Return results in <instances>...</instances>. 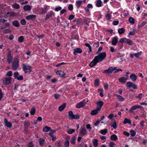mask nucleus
I'll return each instance as SVG.
<instances>
[{
  "mask_svg": "<svg viewBox=\"0 0 147 147\" xmlns=\"http://www.w3.org/2000/svg\"><path fill=\"white\" fill-rule=\"evenodd\" d=\"M75 130L74 129H69L67 130V132L69 134H71L74 132Z\"/></svg>",
  "mask_w": 147,
  "mask_h": 147,
  "instance_id": "a19ab883",
  "label": "nucleus"
},
{
  "mask_svg": "<svg viewBox=\"0 0 147 147\" xmlns=\"http://www.w3.org/2000/svg\"><path fill=\"white\" fill-rule=\"evenodd\" d=\"M22 69L25 73L28 74H29L31 72L32 68L31 67L24 64H22Z\"/></svg>",
  "mask_w": 147,
  "mask_h": 147,
  "instance_id": "7ed1b4c3",
  "label": "nucleus"
},
{
  "mask_svg": "<svg viewBox=\"0 0 147 147\" xmlns=\"http://www.w3.org/2000/svg\"><path fill=\"white\" fill-rule=\"evenodd\" d=\"M118 41V38L117 36L114 37L112 39L111 43L113 45H115Z\"/></svg>",
  "mask_w": 147,
  "mask_h": 147,
  "instance_id": "f8f14e48",
  "label": "nucleus"
},
{
  "mask_svg": "<svg viewBox=\"0 0 147 147\" xmlns=\"http://www.w3.org/2000/svg\"><path fill=\"white\" fill-rule=\"evenodd\" d=\"M107 129H105L100 130V133L101 134L103 135H105L107 133Z\"/></svg>",
  "mask_w": 147,
  "mask_h": 147,
  "instance_id": "ea45409f",
  "label": "nucleus"
},
{
  "mask_svg": "<svg viewBox=\"0 0 147 147\" xmlns=\"http://www.w3.org/2000/svg\"><path fill=\"white\" fill-rule=\"evenodd\" d=\"M129 39L125 38H121L119 41V43H123L125 42L127 43Z\"/></svg>",
  "mask_w": 147,
  "mask_h": 147,
  "instance_id": "5701e85b",
  "label": "nucleus"
},
{
  "mask_svg": "<svg viewBox=\"0 0 147 147\" xmlns=\"http://www.w3.org/2000/svg\"><path fill=\"white\" fill-rule=\"evenodd\" d=\"M24 39V37L22 36H20L18 38V41L20 42H23Z\"/></svg>",
  "mask_w": 147,
  "mask_h": 147,
  "instance_id": "37998d69",
  "label": "nucleus"
},
{
  "mask_svg": "<svg viewBox=\"0 0 147 147\" xmlns=\"http://www.w3.org/2000/svg\"><path fill=\"white\" fill-rule=\"evenodd\" d=\"M74 114L72 111H70L69 112V117L71 119H74Z\"/></svg>",
  "mask_w": 147,
  "mask_h": 147,
  "instance_id": "bb28decb",
  "label": "nucleus"
},
{
  "mask_svg": "<svg viewBox=\"0 0 147 147\" xmlns=\"http://www.w3.org/2000/svg\"><path fill=\"white\" fill-rule=\"evenodd\" d=\"M66 104L64 103L60 106L58 108L59 110L60 111H63L66 107Z\"/></svg>",
  "mask_w": 147,
  "mask_h": 147,
  "instance_id": "aec40b11",
  "label": "nucleus"
},
{
  "mask_svg": "<svg viewBox=\"0 0 147 147\" xmlns=\"http://www.w3.org/2000/svg\"><path fill=\"white\" fill-rule=\"evenodd\" d=\"M103 102L102 101H99L96 103L97 104V109H98L99 110H100L102 108V106L103 105Z\"/></svg>",
  "mask_w": 147,
  "mask_h": 147,
  "instance_id": "9b49d317",
  "label": "nucleus"
},
{
  "mask_svg": "<svg viewBox=\"0 0 147 147\" xmlns=\"http://www.w3.org/2000/svg\"><path fill=\"white\" fill-rule=\"evenodd\" d=\"M56 74L59 75L61 77H62L65 75V73L63 71L58 70L57 71Z\"/></svg>",
  "mask_w": 147,
  "mask_h": 147,
  "instance_id": "f3484780",
  "label": "nucleus"
},
{
  "mask_svg": "<svg viewBox=\"0 0 147 147\" xmlns=\"http://www.w3.org/2000/svg\"><path fill=\"white\" fill-rule=\"evenodd\" d=\"M13 25L16 27H18L20 26V24L18 23V22L17 20L14 21L12 23Z\"/></svg>",
  "mask_w": 147,
  "mask_h": 147,
  "instance_id": "c756f323",
  "label": "nucleus"
},
{
  "mask_svg": "<svg viewBox=\"0 0 147 147\" xmlns=\"http://www.w3.org/2000/svg\"><path fill=\"white\" fill-rule=\"evenodd\" d=\"M102 1L100 0H98L96 3V5L98 7H100L101 5Z\"/></svg>",
  "mask_w": 147,
  "mask_h": 147,
  "instance_id": "79ce46f5",
  "label": "nucleus"
},
{
  "mask_svg": "<svg viewBox=\"0 0 147 147\" xmlns=\"http://www.w3.org/2000/svg\"><path fill=\"white\" fill-rule=\"evenodd\" d=\"M47 6H46L44 7H42L41 8V13L42 14H44L47 12Z\"/></svg>",
  "mask_w": 147,
  "mask_h": 147,
  "instance_id": "a878e982",
  "label": "nucleus"
},
{
  "mask_svg": "<svg viewBox=\"0 0 147 147\" xmlns=\"http://www.w3.org/2000/svg\"><path fill=\"white\" fill-rule=\"evenodd\" d=\"M73 6L72 4H70L68 7L70 11H72L73 9Z\"/></svg>",
  "mask_w": 147,
  "mask_h": 147,
  "instance_id": "13d9d810",
  "label": "nucleus"
},
{
  "mask_svg": "<svg viewBox=\"0 0 147 147\" xmlns=\"http://www.w3.org/2000/svg\"><path fill=\"white\" fill-rule=\"evenodd\" d=\"M100 110L96 108V109L92 111L90 113V114L92 115H96L98 114V112Z\"/></svg>",
  "mask_w": 147,
  "mask_h": 147,
  "instance_id": "412c9836",
  "label": "nucleus"
},
{
  "mask_svg": "<svg viewBox=\"0 0 147 147\" xmlns=\"http://www.w3.org/2000/svg\"><path fill=\"white\" fill-rule=\"evenodd\" d=\"M116 67H110L108 69L104 70L103 72V73L106 74V76H108L110 74L112 73L113 71L116 69Z\"/></svg>",
  "mask_w": 147,
  "mask_h": 147,
  "instance_id": "20e7f679",
  "label": "nucleus"
},
{
  "mask_svg": "<svg viewBox=\"0 0 147 147\" xmlns=\"http://www.w3.org/2000/svg\"><path fill=\"white\" fill-rule=\"evenodd\" d=\"M45 140L42 138H40L39 140V144L41 146L43 145Z\"/></svg>",
  "mask_w": 147,
  "mask_h": 147,
  "instance_id": "de8ad7c7",
  "label": "nucleus"
},
{
  "mask_svg": "<svg viewBox=\"0 0 147 147\" xmlns=\"http://www.w3.org/2000/svg\"><path fill=\"white\" fill-rule=\"evenodd\" d=\"M24 125L25 126L29 127L30 126V123L27 122H25L24 123Z\"/></svg>",
  "mask_w": 147,
  "mask_h": 147,
  "instance_id": "338daca9",
  "label": "nucleus"
},
{
  "mask_svg": "<svg viewBox=\"0 0 147 147\" xmlns=\"http://www.w3.org/2000/svg\"><path fill=\"white\" fill-rule=\"evenodd\" d=\"M5 125V126L9 128H10L11 127L12 125L11 123L8 121L6 118H5L4 120Z\"/></svg>",
  "mask_w": 147,
  "mask_h": 147,
  "instance_id": "9d476101",
  "label": "nucleus"
},
{
  "mask_svg": "<svg viewBox=\"0 0 147 147\" xmlns=\"http://www.w3.org/2000/svg\"><path fill=\"white\" fill-rule=\"evenodd\" d=\"M123 123L124 124H125L127 123H128L130 124V125H131V121L130 119H128L127 118H126L123 121Z\"/></svg>",
  "mask_w": 147,
  "mask_h": 147,
  "instance_id": "72a5a7b5",
  "label": "nucleus"
},
{
  "mask_svg": "<svg viewBox=\"0 0 147 147\" xmlns=\"http://www.w3.org/2000/svg\"><path fill=\"white\" fill-rule=\"evenodd\" d=\"M84 100L83 101L77 104L76 106V108H80L83 107L86 103V102H84Z\"/></svg>",
  "mask_w": 147,
  "mask_h": 147,
  "instance_id": "6e6552de",
  "label": "nucleus"
},
{
  "mask_svg": "<svg viewBox=\"0 0 147 147\" xmlns=\"http://www.w3.org/2000/svg\"><path fill=\"white\" fill-rule=\"evenodd\" d=\"M74 51V54L75 55H76L77 53H81L82 52V50L79 48L75 49Z\"/></svg>",
  "mask_w": 147,
  "mask_h": 147,
  "instance_id": "2eb2a0df",
  "label": "nucleus"
},
{
  "mask_svg": "<svg viewBox=\"0 0 147 147\" xmlns=\"http://www.w3.org/2000/svg\"><path fill=\"white\" fill-rule=\"evenodd\" d=\"M20 23L22 25H25L26 24L25 20L24 19H22L20 22Z\"/></svg>",
  "mask_w": 147,
  "mask_h": 147,
  "instance_id": "864d4df0",
  "label": "nucleus"
},
{
  "mask_svg": "<svg viewBox=\"0 0 147 147\" xmlns=\"http://www.w3.org/2000/svg\"><path fill=\"white\" fill-rule=\"evenodd\" d=\"M125 30L124 28H121L118 30V33L119 34H121L125 32Z\"/></svg>",
  "mask_w": 147,
  "mask_h": 147,
  "instance_id": "f704fd0d",
  "label": "nucleus"
},
{
  "mask_svg": "<svg viewBox=\"0 0 147 147\" xmlns=\"http://www.w3.org/2000/svg\"><path fill=\"white\" fill-rule=\"evenodd\" d=\"M12 6L16 9H18L20 7V5L18 4L15 3H14L12 5Z\"/></svg>",
  "mask_w": 147,
  "mask_h": 147,
  "instance_id": "473e14b6",
  "label": "nucleus"
},
{
  "mask_svg": "<svg viewBox=\"0 0 147 147\" xmlns=\"http://www.w3.org/2000/svg\"><path fill=\"white\" fill-rule=\"evenodd\" d=\"M127 78L125 77H121L119 78V80L121 83H125L127 80Z\"/></svg>",
  "mask_w": 147,
  "mask_h": 147,
  "instance_id": "b1692460",
  "label": "nucleus"
},
{
  "mask_svg": "<svg viewBox=\"0 0 147 147\" xmlns=\"http://www.w3.org/2000/svg\"><path fill=\"white\" fill-rule=\"evenodd\" d=\"M36 16L35 15H31L28 16L26 17V18L28 20H33L36 18Z\"/></svg>",
  "mask_w": 147,
  "mask_h": 147,
  "instance_id": "ddd939ff",
  "label": "nucleus"
},
{
  "mask_svg": "<svg viewBox=\"0 0 147 147\" xmlns=\"http://www.w3.org/2000/svg\"><path fill=\"white\" fill-rule=\"evenodd\" d=\"M11 53V51H10L7 53V61L9 63H11L13 58L12 55Z\"/></svg>",
  "mask_w": 147,
  "mask_h": 147,
  "instance_id": "39448f33",
  "label": "nucleus"
},
{
  "mask_svg": "<svg viewBox=\"0 0 147 147\" xmlns=\"http://www.w3.org/2000/svg\"><path fill=\"white\" fill-rule=\"evenodd\" d=\"M85 46H86V47H88L89 48V49L90 50V52L92 51V48L91 47L90 45L88 43H86L85 44Z\"/></svg>",
  "mask_w": 147,
  "mask_h": 147,
  "instance_id": "603ef678",
  "label": "nucleus"
},
{
  "mask_svg": "<svg viewBox=\"0 0 147 147\" xmlns=\"http://www.w3.org/2000/svg\"><path fill=\"white\" fill-rule=\"evenodd\" d=\"M82 1H77L76 2V3L77 4V7H80V5L82 4Z\"/></svg>",
  "mask_w": 147,
  "mask_h": 147,
  "instance_id": "bf43d9fd",
  "label": "nucleus"
},
{
  "mask_svg": "<svg viewBox=\"0 0 147 147\" xmlns=\"http://www.w3.org/2000/svg\"><path fill=\"white\" fill-rule=\"evenodd\" d=\"M19 75V73L17 71H16L14 73V77L16 79V78L18 77Z\"/></svg>",
  "mask_w": 147,
  "mask_h": 147,
  "instance_id": "5fc2aeb1",
  "label": "nucleus"
},
{
  "mask_svg": "<svg viewBox=\"0 0 147 147\" xmlns=\"http://www.w3.org/2000/svg\"><path fill=\"white\" fill-rule=\"evenodd\" d=\"M3 32L5 34H9L11 32V31L10 29H6L3 30Z\"/></svg>",
  "mask_w": 147,
  "mask_h": 147,
  "instance_id": "e433bc0d",
  "label": "nucleus"
},
{
  "mask_svg": "<svg viewBox=\"0 0 147 147\" xmlns=\"http://www.w3.org/2000/svg\"><path fill=\"white\" fill-rule=\"evenodd\" d=\"M4 26V27L3 28H2L3 29H4V28H6V27H9V26L10 24L9 23H5Z\"/></svg>",
  "mask_w": 147,
  "mask_h": 147,
  "instance_id": "052dcab7",
  "label": "nucleus"
},
{
  "mask_svg": "<svg viewBox=\"0 0 147 147\" xmlns=\"http://www.w3.org/2000/svg\"><path fill=\"white\" fill-rule=\"evenodd\" d=\"M19 60L18 57L14 58L13 61L12 63V68L14 70H16L19 65Z\"/></svg>",
  "mask_w": 147,
  "mask_h": 147,
  "instance_id": "f257e3e1",
  "label": "nucleus"
},
{
  "mask_svg": "<svg viewBox=\"0 0 147 147\" xmlns=\"http://www.w3.org/2000/svg\"><path fill=\"white\" fill-rule=\"evenodd\" d=\"M94 146L95 147H97L98 144V140L97 139H94L92 141Z\"/></svg>",
  "mask_w": 147,
  "mask_h": 147,
  "instance_id": "cd10ccee",
  "label": "nucleus"
},
{
  "mask_svg": "<svg viewBox=\"0 0 147 147\" xmlns=\"http://www.w3.org/2000/svg\"><path fill=\"white\" fill-rule=\"evenodd\" d=\"M109 147H117V145L114 142H110L109 143Z\"/></svg>",
  "mask_w": 147,
  "mask_h": 147,
  "instance_id": "4c0bfd02",
  "label": "nucleus"
},
{
  "mask_svg": "<svg viewBox=\"0 0 147 147\" xmlns=\"http://www.w3.org/2000/svg\"><path fill=\"white\" fill-rule=\"evenodd\" d=\"M136 31V30L135 29H134L132 32L131 31L129 33L128 36H132L134 35Z\"/></svg>",
  "mask_w": 147,
  "mask_h": 147,
  "instance_id": "09e8293b",
  "label": "nucleus"
},
{
  "mask_svg": "<svg viewBox=\"0 0 147 147\" xmlns=\"http://www.w3.org/2000/svg\"><path fill=\"white\" fill-rule=\"evenodd\" d=\"M142 51L138 52L135 54V56L137 58H138L140 55H142Z\"/></svg>",
  "mask_w": 147,
  "mask_h": 147,
  "instance_id": "a18cd8bd",
  "label": "nucleus"
},
{
  "mask_svg": "<svg viewBox=\"0 0 147 147\" xmlns=\"http://www.w3.org/2000/svg\"><path fill=\"white\" fill-rule=\"evenodd\" d=\"M50 132L49 133V135L51 136H53V134L56 131V130L55 129L51 130H50Z\"/></svg>",
  "mask_w": 147,
  "mask_h": 147,
  "instance_id": "c03bdc74",
  "label": "nucleus"
},
{
  "mask_svg": "<svg viewBox=\"0 0 147 147\" xmlns=\"http://www.w3.org/2000/svg\"><path fill=\"white\" fill-rule=\"evenodd\" d=\"M116 96H117V99L120 101H123L124 100H125L124 98H123L120 95H117V94H116Z\"/></svg>",
  "mask_w": 147,
  "mask_h": 147,
  "instance_id": "2f4dec72",
  "label": "nucleus"
},
{
  "mask_svg": "<svg viewBox=\"0 0 147 147\" xmlns=\"http://www.w3.org/2000/svg\"><path fill=\"white\" fill-rule=\"evenodd\" d=\"M36 110L34 107H33L32 108H31V110L30 111V114L31 115H34L35 112Z\"/></svg>",
  "mask_w": 147,
  "mask_h": 147,
  "instance_id": "58836bf2",
  "label": "nucleus"
},
{
  "mask_svg": "<svg viewBox=\"0 0 147 147\" xmlns=\"http://www.w3.org/2000/svg\"><path fill=\"white\" fill-rule=\"evenodd\" d=\"M98 61L97 59L95 57L92 61L90 63L89 66L91 67H94L97 64V63L99 62Z\"/></svg>",
  "mask_w": 147,
  "mask_h": 147,
  "instance_id": "0eeeda50",
  "label": "nucleus"
},
{
  "mask_svg": "<svg viewBox=\"0 0 147 147\" xmlns=\"http://www.w3.org/2000/svg\"><path fill=\"white\" fill-rule=\"evenodd\" d=\"M60 96L61 95L58 94H55L54 96L55 98L57 99L59 98Z\"/></svg>",
  "mask_w": 147,
  "mask_h": 147,
  "instance_id": "6e6d98bb",
  "label": "nucleus"
},
{
  "mask_svg": "<svg viewBox=\"0 0 147 147\" xmlns=\"http://www.w3.org/2000/svg\"><path fill=\"white\" fill-rule=\"evenodd\" d=\"M87 133V131L86 129L84 127L81 128V131L80 134L82 136H84Z\"/></svg>",
  "mask_w": 147,
  "mask_h": 147,
  "instance_id": "dca6fc26",
  "label": "nucleus"
},
{
  "mask_svg": "<svg viewBox=\"0 0 147 147\" xmlns=\"http://www.w3.org/2000/svg\"><path fill=\"white\" fill-rule=\"evenodd\" d=\"M56 144H57V147H61V144L60 141H59L56 142Z\"/></svg>",
  "mask_w": 147,
  "mask_h": 147,
  "instance_id": "e2e57ef3",
  "label": "nucleus"
},
{
  "mask_svg": "<svg viewBox=\"0 0 147 147\" xmlns=\"http://www.w3.org/2000/svg\"><path fill=\"white\" fill-rule=\"evenodd\" d=\"M129 78L133 82H135L136 81L137 76L134 74H131L129 76Z\"/></svg>",
  "mask_w": 147,
  "mask_h": 147,
  "instance_id": "4468645a",
  "label": "nucleus"
},
{
  "mask_svg": "<svg viewBox=\"0 0 147 147\" xmlns=\"http://www.w3.org/2000/svg\"><path fill=\"white\" fill-rule=\"evenodd\" d=\"M129 22L132 24H133L134 23V20L132 17H130L129 19Z\"/></svg>",
  "mask_w": 147,
  "mask_h": 147,
  "instance_id": "49530a36",
  "label": "nucleus"
},
{
  "mask_svg": "<svg viewBox=\"0 0 147 147\" xmlns=\"http://www.w3.org/2000/svg\"><path fill=\"white\" fill-rule=\"evenodd\" d=\"M106 56V53L103 52L99 54L98 55L95 56V57L97 59L98 61L100 62L105 58Z\"/></svg>",
  "mask_w": 147,
  "mask_h": 147,
  "instance_id": "f03ea898",
  "label": "nucleus"
},
{
  "mask_svg": "<svg viewBox=\"0 0 147 147\" xmlns=\"http://www.w3.org/2000/svg\"><path fill=\"white\" fill-rule=\"evenodd\" d=\"M54 13L53 11H51L49 12L46 15V20L49 19V18Z\"/></svg>",
  "mask_w": 147,
  "mask_h": 147,
  "instance_id": "a211bd4d",
  "label": "nucleus"
},
{
  "mask_svg": "<svg viewBox=\"0 0 147 147\" xmlns=\"http://www.w3.org/2000/svg\"><path fill=\"white\" fill-rule=\"evenodd\" d=\"M75 17V16L73 15H70L69 17V20H73Z\"/></svg>",
  "mask_w": 147,
  "mask_h": 147,
  "instance_id": "69168bd1",
  "label": "nucleus"
},
{
  "mask_svg": "<svg viewBox=\"0 0 147 147\" xmlns=\"http://www.w3.org/2000/svg\"><path fill=\"white\" fill-rule=\"evenodd\" d=\"M51 130V128L50 127L45 126L43 128L42 131L44 132H47L50 131Z\"/></svg>",
  "mask_w": 147,
  "mask_h": 147,
  "instance_id": "393cba45",
  "label": "nucleus"
},
{
  "mask_svg": "<svg viewBox=\"0 0 147 147\" xmlns=\"http://www.w3.org/2000/svg\"><path fill=\"white\" fill-rule=\"evenodd\" d=\"M118 139L117 136L115 134H113L111 136V139L114 141H116Z\"/></svg>",
  "mask_w": 147,
  "mask_h": 147,
  "instance_id": "7c9ffc66",
  "label": "nucleus"
},
{
  "mask_svg": "<svg viewBox=\"0 0 147 147\" xmlns=\"http://www.w3.org/2000/svg\"><path fill=\"white\" fill-rule=\"evenodd\" d=\"M126 86L129 88L132 87L134 89L137 88V86L135 84L130 82H128L126 84Z\"/></svg>",
  "mask_w": 147,
  "mask_h": 147,
  "instance_id": "423d86ee",
  "label": "nucleus"
},
{
  "mask_svg": "<svg viewBox=\"0 0 147 147\" xmlns=\"http://www.w3.org/2000/svg\"><path fill=\"white\" fill-rule=\"evenodd\" d=\"M131 135L132 136L134 137L136 135V132L133 130H131L130 131Z\"/></svg>",
  "mask_w": 147,
  "mask_h": 147,
  "instance_id": "8fccbe9b",
  "label": "nucleus"
},
{
  "mask_svg": "<svg viewBox=\"0 0 147 147\" xmlns=\"http://www.w3.org/2000/svg\"><path fill=\"white\" fill-rule=\"evenodd\" d=\"M111 16L109 13H108L106 16V18L107 20H109L111 19Z\"/></svg>",
  "mask_w": 147,
  "mask_h": 147,
  "instance_id": "680f3d73",
  "label": "nucleus"
},
{
  "mask_svg": "<svg viewBox=\"0 0 147 147\" xmlns=\"http://www.w3.org/2000/svg\"><path fill=\"white\" fill-rule=\"evenodd\" d=\"M32 8V6L29 5H26L24 7V9L25 11L30 10Z\"/></svg>",
  "mask_w": 147,
  "mask_h": 147,
  "instance_id": "4be33fe9",
  "label": "nucleus"
},
{
  "mask_svg": "<svg viewBox=\"0 0 147 147\" xmlns=\"http://www.w3.org/2000/svg\"><path fill=\"white\" fill-rule=\"evenodd\" d=\"M69 141L68 140L66 141L65 142V147H69Z\"/></svg>",
  "mask_w": 147,
  "mask_h": 147,
  "instance_id": "4d7b16f0",
  "label": "nucleus"
},
{
  "mask_svg": "<svg viewBox=\"0 0 147 147\" xmlns=\"http://www.w3.org/2000/svg\"><path fill=\"white\" fill-rule=\"evenodd\" d=\"M111 125L113 127V128L115 129L117 127V125L116 123V122L115 119H112L111 123Z\"/></svg>",
  "mask_w": 147,
  "mask_h": 147,
  "instance_id": "6ab92c4d",
  "label": "nucleus"
},
{
  "mask_svg": "<svg viewBox=\"0 0 147 147\" xmlns=\"http://www.w3.org/2000/svg\"><path fill=\"white\" fill-rule=\"evenodd\" d=\"M76 140V138L75 136H74L72 137L71 140L70 142L72 144H75V141Z\"/></svg>",
  "mask_w": 147,
  "mask_h": 147,
  "instance_id": "c9c22d12",
  "label": "nucleus"
},
{
  "mask_svg": "<svg viewBox=\"0 0 147 147\" xmlns=\"http://www.w3.org/2000/svg\"><path fill=\"white\" fill-rule=\"evenodd\" d=\"M137 107L136 105H134L131 107V108L129 109V112L130 113H132L133 111L137 109Z\"/></svg>",
  "mask_w": 147,
  "mask_h": 147,
  "instance_id": "c85d7f7f",
  "label": "nucleus"
},
{
  "mask_svg": "<svg viewBox=\"0 0 147 147\" xmlns=\"http://www.w3.org/2000/svg\"><path fill=\"white\" fill-rule=\"evenodd\" d=\"M11 77L5 78V80L3 81V83L5 85H8L11 83Z\"/></svg>",
  "mask_w": 147,
  "mask_h": 147,
  "instance_id": "1a4fd4ad",
  "label": "nucleus"
},
{
  "mask_svg": "<svg viewBox=\"0 0 147 147\" xmlns=\"http://www.w3.org/2000/svg\"><path fill=\"white\" fill-rule=\"evenodd\" d=\"M12 75V72L11 71H8L6 74V76H11Z\"/></svg>",
  "mask_w": 147,
  "mask_h": 147,
  "instance_id": "0e129e2a",
  "label": "nucleus"
},
{
  "mask_svg": "<svg viewBox=\"0 0 147 147\" xmlns=\"http://www.w3.org/2000/svg\"><path fill=\"white\" fill-rule=\"evenodd\" d=\"M99 80L97 79L95 81V84L96 86H98L99 85Z\"/></svg>",
  "mask_w": 147,
  "mask_h": 147,
  "instance_id": "3c124183",
  "label": "nucleus"
},
{
  "mask_svg": "<svg viewBox=\"0 0 147 147\" xmlns=\"http://www.w3.org/2000/svg\"><path fill=\"white\" fill-rule=\"evenodd\" d=\"M28 147H33L34 145L32 142H29L28 144Z\"/></svg>",
  "mask_w": 147,
  "mask_h": 147,
  "instance_id": "774afa93",
  "label": "nucleus"
}]
</instances>
